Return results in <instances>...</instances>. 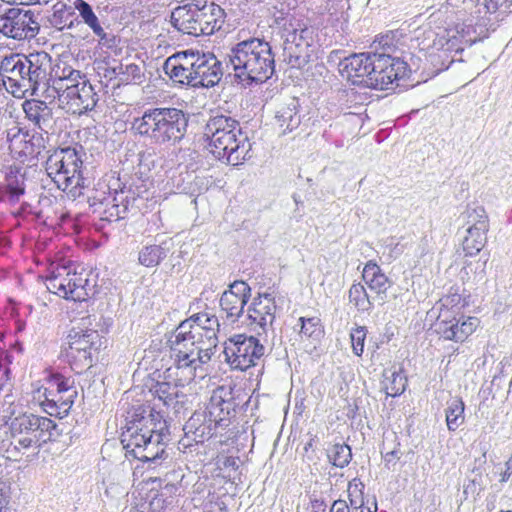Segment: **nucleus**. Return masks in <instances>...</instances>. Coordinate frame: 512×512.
<instances>
[{"instance_id":"obj_1","label":"nucleus","mask_w":512,"mask_h":512,"mask_svg":"<svg viewBox=\"0 0 512 512\" xmlns=\"http://www.w3.org/2000/svg\"><path fill=\"white\" fill-rule=\"evenodd\" d=\"M167 436V424L159 412L151 411L146 416L135 412L121 434V443L126 455L155 467L166 456L164 440Z\"/></svg>"},{"instance_id":"obj_2","label":"nucleus","mask_w":512,"mask_h":512,"mask_svg":"<svg viewBox=\"0 0 512 512\" xmlns=\"http://www.w3.org/2000/svg\"><path fill=\"white\" fill-rule=\"evenodd\" d=\"M242 406L240 395L231 386H219L213 390L204 410L195 411L186 421L183 430L188 441L203 443L210 439L217 428H225Z\"/></svg>"},{"instance_id":"obj_3","label":"nucleus","mask_w":512,"mask_h":512,"mask_svg":"<svg viewBox=\"0 0 512 512\" xmlns=\"http://www.w3.org/2000/svg\"><path fill=\"white\" fill-rule=\"evenodd\" d=\"M204 135L208 140L209 152L219 161L228 165H239L251 158V143L240 123L226 115L209 118Z\"/></svg>"},{"instance_id":"obj_4","label":"nucleus","mask_w":512,"mask_h":512,"mask_svg":"<svg viewBox=\"0 0 512 512\" xmlns=\"http://www.w3.org/2000/svg\"><path fill=\"white\" fill-rule=\"evenodd\" d=\"M235 77L245 85L263 83L275 71V55L269 42L252 37L235 44L228 55Z\"/></svg>"},{"instance_id":"obj_5","label":"nucleus","mask_w":512,"mask_h":512,"mask_svg":"<svg viewBox=\"0 0 512 512\" xmlns=\"http://www.w3.org/2000/svg\"><path fill=\"white\" fill-rule=\"evenodd\" d=\"M188 118L181 110L173 107L149 108L131 121V132L149 141L163 145L179 142L185 135Z\"/></svg>"},{"instance_id":"obj_6","label":"nucleus","mask_w":512,"mask_h":512,"mask_svg":"<svg viewBox=\"0 0 512 512\" xmlns=\"http://www.w3.org/2000/svg\"><path fill=\"white\" fill-rule=\"evenodd\" d=\"M225 10L214 2L191 0L175 7L170 23L178 32L194 37L210 36L225 23Z\"/></svg>"},{"instance_id":"obj_7","label":"nucleus","mask_w":512,"mask_h":512,"mask_svg":"<svg viewBox=\"0 0 512 512\" xmlns=\"http://www.w3.org/2000/svg\"><path fill=\"white\" fill-rule=\"evenodd\" d=\"M450 30L445 28L433 29L432 27L419 28L415 31L412 39V47L418 51L416 56L411 57V61L416 58L424 62L423 69L430 71L432 75L449 68L452 63L450 52L453 50L455 35L450 34Z\"/></svg>"},{"instance_id":"obj_8","label":"nucleus","mask_w":512,"mask_h":512,"mask_svg":"<svg viewBox=\"0 0 512 512\" xmlns=\"http://www.w3.org/2000/svg\"><path fill=\"white\" fill-rule=\"evenodd\" d=\"M276 23L281 28L283 61L290 68H304L315 54L314 29L293 15L276 18Z\"/></svg>"},{"instance_id":"obj_9","label":"nucleus","mask_w":512,"mask_h":512,"mask_svg":"<svg viewBox=\"0 0 512 512\" xmlns=\"http://www.w3.org/2000/svg\"><path fill=\"white\" fill-rule=\"evenodd\" d=\"M85 156L82 146L59 148L48 156L45 169L57 188L73 193L75 189L86 186V178L83 175Z\"/></svg>"},{"instance_id":"obj_10","label":"nucleus","mask_w":512,"mask_h":512,"mask_svg":"<svg viewBox=\"0 0 512 512\" xmlns=\"http://www.w3.org/2000/svg\"><path fill=\"white\" fill-rule=\"evenodd\" d=\"M191 328L189 321H182L169 335L167 345L177 368L188 369L193 374L197 368L211 360L215 350L202 351L203 339H196Z\"/></svg>"},{"instance_id":"obj_11","label":"nucleus","mask_w":512,"mask_h":512,"mask_svg":"<svg viewBox=\"0 0 512 512\" xmlns=\"http://www.w3.org/2000/svg\"><path fill=\"white\" fill-rule=\"evenodd\" d=\"M56 429L53 420L34 414L24 413L15 417L10 424L14 449L21 451L30 447L39 448L50 440L52 430Z\"/></svg>"},{"instance_id":"obj_12","label":"nucleus","mask_w":512,"mask_h":512,"mask_svg":"<svg viewBox=\"0 0 512 512\" xmlns=\"http://www.w3.org/2000/svg\"><path fill=\"white\" fill-rule=\"evenodd\" d=\"M45 285L49 292L73 301L86 300L92 291L87 274L76 272L71 265L52 266Z\"/></svg>"},{"instance_id":"obj_13","label":"nucleus","mask_w":512,"mask_h":512,"mask_svg":"<svg viewBox=\"0 0 512 512\" xmlns=\"http://www.w3.org/2000/svg\"><path fill=\"white\" fill-rule=\"evenodd\" d=\"M223 353L232 369L246 371L258 364L265 354V347L254 336L235 334L225 341Z\"/></svg>"},{"instance_id":"obj_14","label":"nucleus","mask_w":512,"mask_h":512,"mask_svg":"<svg viewBox=\"0 0 512 512\" xmlns=\"http://www.w3.org/2000/svg\"><path fill=\"white\" fill-rule=\"evenodd\" d=\"M105 191H96L93 196L89 197L91 207H96L94 212L101 214L100 220L106 222H116L126 218L127 214L138 209L135 192L131 189L122 188L115 190L112 195L110 192L105 196Z\"/></svg>"},{"instance_id":"obj_15","label":"nucleus","mask_w":512,"mask_h":512,"mask_svg":"<svg viewBox=\"0 0 512 512\" xmlns=\"http://www.w3.org/2000/svg\"><path fill=\"white\" fill-rule=\"evenodd\" d=\"M40 31L37 15L30 10L9 8L0 14V34L17 41L31 40Z\"/></svg>"},{"instance_id":"obj_16","label":"nucleus","mask_w":512,"mask_h":512,"mask_svg":"<svg viewBox=\"0 0 512 512\" xmlns=\"http://www.w3.org/2000/svg\"><path fill=\"white\" fill-rule=\"evenodd\" d=\"M65 354L74 370H83L92 365V353L101 346L100 335L96 330L74 332L69 335Z\"/></svg>"},{"instance_id":"obj_17","label":"nucleus","mask_w":512,"mask_h":512,"mask_svg":"<svg viewBox=\"0 0 512 512\" xmlns=\"http://www.w3.org/2000/svg\"><path fill=\"white\" fill-rule=\"evenodd\" d=\"M479 325L476 317H465L463 314L452 315L448 310L439 312L434 324L435 332L445 340L463 342Z\"/></svg>"},{"instance_id":"obj_18","label":"nucleus","mask_w":512,"mask_h":512,"mask_svg":"<svg viewBox=\"0 0 512 512\" xmlns=\"http://www.w3.org/2000/svg\"><path fill=\"white\" fill-rule=\"evenodd\" d=\"M194 57L193 49L176 52L165 60L163 71L174 84L196 88Z\"/></svg>"},{"instance_id":"obj_19","label":"nucleus","mask_w":512,"mask_h":512,"mask_svg":"<svg viewBox=\"0 0 512 512\" xmlns=\"http://www.w3.org/2000/svg\"><path fill=\"white\" fill-rule=\"evenodd\" d=\"M27 63L24 54H10L0 62V75L4 84L12 89V93L32 92L31 82L28 80Z\"/></svg>"},{"instance_id":"obj_20","label":"nucleus","mask_w":512,"mask_h":512,"mask_svg":"<svg viewBox=\"0 0 512 512\" xmlns=\"http://www.w3.org/2000/svg\"><path fill=\"white\" fill-rule=\"evenodd\" d=\"M277 305L271 293H258L247 308V325L254 331L266 333L275 321Z\"/></svg>"},{"instance_id":"obj_21","label":"nucleus","mask_w":512,"mask_h":512,"mask_svg":"<svg viewBox=\"0 0 512 512\" xmlns=\"http://www.w3.org/2000/svg\"><path fill=\"white\" fill-rule=\"evenodd\" d=\"M7 140L11 153L22 160L37 157L45 148V140L41 133H30L17 127L8 131Z\"/></svg>"},{"instance_id":"obj_22","label":"nucleus","mask_w":512,"mask_h":512,"mask_svg":"<svg viewBox=\"0 0 512 512\" xmlns=\"http://www.w3.org/2000/svg\"><path fill=\"white\" fill-rule=\"evenodd\" d=\"M99 101V96L90 81L80 82L75 89H70L59 99V106L71 114L82 115L92 111Z\"/></svg>"},{"instance_id":"obj_23","label":"nucleus","mask_w":512,"mask_h":512,"mask_svg":"<svg viewBox=\"0 0 512 512\" xmlns=\"http://www.w3.org/2000/svg\"><path fill=\"white\" fill-rule=\"evenodd\" d=\"M251 297L250 286L241 280H236L229 285L220 298L219 304L226 318L232 323L238 321L243 315L244 307Z\"/></svg>"},{"instance_id":"obj_24","label":"nucleus","mask_w":512,"mask_h":512,"mask_svg":"<svg viewBox=\"0 0 512 512\" xmlns=\"http://www.w3.org/2000/svg\"><path fill=\"white\" fill-rule=\"evenodd\" d=\"M371 54L355 53L345 57L339 63V72L343 78H346L353 85L365 87L366 85H378L377 80L373 82L371 77H368L369 68L371 65Z\"/></svg>"},{"instance_id":"obj_25","label":"nucleus","mask_w":512,"mask_h":512,"mask_svg":"<svg viewBox=\"0 0 512 512\" xmlns=\"http://www.w3.org/2000/svg\"><path fill=\"white\" fill-rule=\"evenodd\" d=\"M196 88H210L217 85L222 76V63L211 52L194 50Z\"/></svg>"},{"instance_id":"obj_26","label":"nucleus","mask_w":512,"mask_h":512,"mask_svg":"<svg viewBox=\"0 0 512 512\" xmlns=\"http://www.w3.org/2000/svg\"><path fill=\"white\" fill-rule=\"evenodd\" d=\"M26 61L28 62V80L31 82L32 94H36L41 86L47 87L55 65L52 64V57L44 51L26 55Z\"/></svg>"},{"instance_id":"obj_27","label":"nucleus","mask_w":512,"mask_h":512,"mask_svg":"<svg viewBox=\"0 0 512 512\" xmlns=\"http://www.w3.org/2000/svg\"><path fill=\"white\" fill-rule=\"evenodd\" d=\"M88 81V78L81 71L74 69L66 62H59L55 64L54 72L48 82L46 88L52 89L58 98H62L67 91L75 89L76 85L80 82Z\"/></svg>"},{"instance_id":"obj_28","label":"nucleus","mask_w":512,"mask_h":512,"mask_svg":"<svg viewBox=\"0 0 512 512\" xmlns=\"http://www.w3.org/2000/svg\"><path fill=\"white\" fill-rule=\"evenodd\" d=\"M185 321L190 322L191 331L197 336L196 339L202 338V351L214 349L216 351L218 345L219 321L216 315L208 313H197L192 315Z\"/></svg>"},{"instance_id":"obj_29","label":"nucleus","mask_w":512,"mask_h":512,"mask_svg":"<svg viewBox=\"0 0 512 512\" xmlns=\"http://www.w3.org/2000/svg\"><path fill=\"white\" fill-rule=\"evenodd\" d=\"M27 169L9 166L5 170L4 182L0 183V202L16 204L26 192Z\"/></svg>"},{"instance_id":"obj_30","label":"nucleus","mask_w":512,"mask_h":512,"mask_svg":"<svg viewBox=\"0 0 512 512\" xmlns=\"http://www.w3.org/2000/svg\"><path fill=\"white\" fill-rule=\"evenodd\" d=\"M25 117L34 127L48 134L55 126L52 108L44 101L37 99L25 100L22 104Z\"/></svg>"},{"instance_id":"obj_31","label":"nucleus","mask_w":512,"mask_h":512,"mask_svg":"<svg viewBox=\"0 0 512 512\" xmlns=\"http://www.w3.org/2000/svg\"><path fill=\"white\" fill-rule=\"evenodd\" d=\"M196 176L188 171L186 166H178L167 171L164 190L170 194H189L194 195L197 192L194 183Z\"/></svg>"},{"instance_id":"obj_32","label":"nucleus","mask_w":512,"mask_h":512,"mask_svg":"<svg viewBox=\"0 0 512 512\" xmlns=\"http://www.w3.org/2000/svg\"><path fill=\"white\" fill-rule=\"evenodd\" d=\"M420 67V64L415 61L408 64L399 57L389 55V63L386 68L383 67L381 74L385 82L383 90L395 89L399 86L398 81L407 78L413 69L418 70Z\"/></svg>"},{"instance_id":"obj_33","label":"nucleus","mask_w":512,"mask_h":512,"mask_svg":"<svg viewBox=\"0 0 512 512\" xmlns=\"http://www.w3.org/2000/svg\"><path fill=\"white\" fill-rule=\"evenodd\" d=\"M301 123L298 100L293 98L280 107L275 115V127L281 135H286L297 129Z\"/></svg>"},{"instance_id":"obj_34","label":"nucleus","mask_w":512,"mask_h":512,"mask_svg":"<svg viewBox=\"0 0 512 512\" xmlns=\"http://www.w3.org/2000/svg\"><path fill=\"white\" fill-rule=\"evenodd\" d=\"M362 276L370 290L377 294L376 298L383 304L386 298V291L391 286L388 277L382 272L381 268L372 261H369L365 265Z\"/></svg>"},{"instance_id":"obj_35","label":"nucleus","mask_w":512,"mask_h":512,"mask_svg":"<svg viewBox=\"0 0 512 512\" xmlns=\"http://www.w3.org/2000/svg\"><path fill=\"white\" fill-rule=\"evenodd\" d=\"M73 404V399L47 389L44 392V400L41 401V406L47 414L59 418L67 416Z\"/></svg>"},{"instance_id":"obj_36","label":"nucleus","mask_w":512,"mask_h":512,"mask_svg":"<svg viewBox=\"0 0 512 512\" xmlns=\"http://www.w3.org/2000/svg\"><path fill=\"white\" fill-rule=\"evenodd\" d=\"M168 253L169 248L167 247L166 242H163L159 245H147L140 250L138 261L145 267H156L161 263L163 259L167 257Z\"/></svg>"},{"instance_id":"obj_37","label":"nucleus","mask_w":512,"mask_h":512,"mask_svg":"<svg viewBox=\"0 0 512 512\" xmlns=\"http://www.w3.org/2000/svg\"><path fill=\"white\" fill-rule=\"evenodd\" d=\"M465 404L459 397H453L446 403L445 417L450 432L456 431L465 421Z\"/></svg>"},{"instance_id":"obj_38","label":"nucleus","mask_w":512,"mask_h":512,"mask_svg":"<svg viewBox=\"0 0 512 512\" xmlns=\"http://www.w3.org/2000/svg\"><path fill=\"white\" fill-rule=\"evenodd\" d=\"M389 63V54L385 53H377L373 52L371 54V65L369 68L368 77H371L372 81L377 80L378 85H366V88L375 89V90H383L384 87V78L382 72L383 67L386 68Z\"/></svg>"},{"instance_id":"obj_39","label":"nucleus","mask_w":512,"mask_h":512,"mask_svg":"<svg viewBox=\"0 0 512 512\" xmlns=\"http://www.w3.org/2000/svg\"><path fill=\"white\" fill-rule=\"evenodd\" d=\"M470 229L489 231V218L482 206H467L462 214Z\"/></svg>"},{"instance_id":"obj_40","label":"nucleus","mask_w":512,"mask_h":512,"mask_svg":"<svg viewBox=\"0 0 512 512\" xmlns=\"http://www.w3.org/2000/svg\"><path fill=\"white\" fill-rule=\"evenodd\" d=\"M467 235L465 236L462 246L467 256H474L478 254L487 243V232L482 230L467 228Z\"/></svg>"},{"instance_id":"obj_41","label":"nucleus","mask_w":512,"mask_h":512,"mask_svg":"<svg viewBox=\"0 0 512 512\" xmlns=\"http://www.w3.org/2000/svg\"><path fill=\"white\" fill-rule=\"evenodd\" d=\"M152 394L163 402L165 406H174L177 404L179 389L176 384L169 382H157L150 389Z\"/></svg>"},{"instance_id":"obj_42","label":"nucleus","mask_w":512,"mask_h":512,"mask_svg":"<svg viewBox=\"0 0 512 512\" xmlns=\"http://www.w3.org/2000/svg\"><path fill=\"white\" fill-rule=\"evenodd\" d=\"M74 381L70 378L64 377L61 374H54L48 381L47 391H54V393L62 394L75 401L77 397V390L73 386Z\"/></svg>"},{"instance_id":"obj_43","label":"nucleus","mask_w":512,"mask_h":512,"mask_svg":"<svg viewBox=\"0 0 512 512\" xmlns=\"http://www.w3.org/2000/svg\"><path fill=\"white\" fill-rule=\"evenodd\" d=\"M327 456L332 465L344 468L352 459V451L350 446L345 443H335L328 449Z\"/></svg>"},{"instance_id":"obj_44","label":"nucleus","mask_w":512,"mask_h":512,"mask_svg":"<svg viewBox=\"0 0 512 512\" xmlns=\"http://www.w3.org/2000/svg\"><path fill=\"white\" fill-rule=\"evenodd\" d=\"M349 301L359 312H369L373 308L365 287L360 283H355L350 287Z\"/></svg>"},{"instance_id":"obj_45","label":"nucleus","mask_w":512,"mask_h":512,"mask_svg":"<svg viewBox=\"0 0 512 512\" xmlns=\"http://www.w3.org/2000/svg\"><path fill=\"white\" fill-rule=\"evenodd\" d=\"M73 6L74 9L78 11L82 22L87 25L92 32L102 26L101 20L88 2L85 0H75Z\"/></svg>"},{"instance_id":"obj_46","label":"nucleus","mask_w":512,"mask_h":512,"mask_svg":"<svg viewBox=\"0 0 512 512\" xmlns=\"http://www.w3.org/2000/svg\"><path fill=\"white\" fill-rule=\"evenodd\" d=\"M439 305V312L448 310L452 315H454L462 314V309L466 306V303L462 295L458 292V289L454 290L451 288L449 293L440 299Z\"/></svg>"},{"instance_id":"obj_47","label":"nucleus","mask_w":512,"mask_h":512,"mask_svg":"<svg viewBox=\"0 0 512 512\" xmlns=\"http://www.w3.org/2000/svg\"><path fill=\"white\" fill-rule=\"evenodd\" d=\"M119 81L124 84H142L145 81V74L142 67L131 63L121 65L118 72Z\"/></svg>"},{"instance_id":"obj_48","label":"nucleus","mask_w":512,"mask_h":512,"mask_svg":"<svg viewBox=\"0 0 512 512\" xmlns=\"http://www.w3.org/2000/svg\"><path fill=\"white\" fill-rule=\"evenodd\" d=\"M407 385V378L405 375L402 374V372L399 371H393L391 373L390 377H386L384 381V388L386 391V394L391 397H396L401 395Z\"/></svg>"},{"instance_id":"obj_49","label":"nucleus","mask_w":512,"mask_h":512,"mask_svg":"<svg viewBox=\"0 0 512 512\" xmlns=\"http://www.w3.org/2000/svg\"><path fill=\"white\" fill-rule=\"evenodd\" d=\"M93 34L97 37L98 46L100 48L107 50L117 48L119 39L111 30L107 31L103 26H100L93 31Z\"/></svg>"},{"instance_id":"obj_50","label":"nucleus","mask_w":512,"mask_h":512,"mask_svg":"<svg viewBox=\"0 0 512 512\" xmlns=\"http://www.w3.org/2000/svg\"><path fill=\"white\" fill-rule=\"evenodd\" d=\"M299 322L301 323L300 334L307 338L318 337L322 333L321 321L318 317H301Z\"/></svg>"},{"instance_id":"obj_51","label":"nucleus","mask_w":512,"mask_h":512,"mask_svg":"<svg viewBox=\"0 0 512 512\" xmlns=\"http://www.w3.org/2000/svg\"><path fill=\"white\" fill-rule=\"evenodd\" d=\"M367 329L365 326H358L350 332L352 349L355 355L361 356L364 352V342L366 339Z\"/></svg>"},{"instance_id":"obj_52","label":"nucleus","mask_w":512,"mask_h":512,"mask_svg":"<svg viewBox=\"0 0 512 512\" xmlns=\"http://www.w3.org/2000/svg\"><path fill=\"white\" fill-rule=\"evenodd\" d=\"M399 459V451L398 450H392L387 452L384 455V461L385 466L390 469L391 466H394L396 464V461Z\"/></svg>"},{"instance_id":"obj_53","label":"nucleus","mask_w":512,"mask_h":512,"mask_svg":"<svg viewBox=\"0 0 512 512\" xmlns=\"http://www.w3.org/2000/svg\"><path fill=\"white\" fill-rule=\"evenodd\" d=\"M329 512H350L349 506L345 500H335Z\"/></svg>"},{"instance_id":"obj_54","label":"nucleus","mask_w":512,"mask_h":512,"mask_svg":"<svg viewBox=\"0 0 512 512\" xmlns=\"http://www.w3.org/2000/svg\"><path fill=\"white\" fill-rule=\"evenodd\" d=\"M240 459L238 457L228 456L223 460L224 468H231L236 471L239 468Z\"/></svg>"},{"instance_id":"obj_55","label":"nucleus","mask_w":512,"mask_h":512,"mask_svg":"<svg viewBox=\"0 0 512 512\" xmlns=\"http://www.w3.org/2000/svg\"><path fill=\"white\" fill-rule=\"evenodd\" d=\"M363 488H364V485L362 482L358 481L357 479H353L351 482H349V485H348L349 495L352 496V494L355 491H359L360 493H362Z\"/></svg>"},{"instance_id":"obj_56","label":"nucleus","mask_w":512,"mask_h":512,"mask_svg":"<svg viewBox=\"0 0 512 512\" xmlns=\"http://www.w3.org/2000/svg\"><path fill=\"white\" fill-rule=\"evenodd\" d=\"M311 506L313 511L312 512H325L326 505L323 500L315 499L311 501Z\"/></svg>"},{"instance_id":"obj_57","label":"nucleus","mask_w":512,"mask_h":512,"mask_svg":"<svg viewBox=\"0 0 512 512\" xmlns=\"http://www.w3.org/2000/svg\"><path fill=\"white\" fill-rule=\"evenodd\" d=\"M164 491H166L169 494H175L180 495L181 494V487L176 484H166L164 487Z\"/></svg>"},{"instance_id":"obj_58","label":"nucleus","mask_w":512,"mask_h":512,"mask_svg":"<svg viewBox=\"0 0 512 512\" xmlns=\"http://www.w3.org/2000/svg\"><path fill=\"white\" fill-rule=\"evenodd\" d=\"M214 292L215 291L213 289V285H211L209 287H205L200 294V299L209 300L211 297L214 296Z\"/></svg>"},{"instance_id":"obj_59","label":"nucleus","mask_w":512,"mask_h":512,"mask_svg":"<svg viewBox=\"0 0 512 512\" xmlns=\"http://www.w3.org/2000/svg\"><path fill=\"white\" fill-rule=\"evenodd\" d=\"M8 504L7 496L5 495L3 491V487L0 484V512H3V510L6 511V505Z\"/></svg>"},{"instance_id":"obj_60","label":"nucleus","mask_w":512,"mask_h":512,"mask_svg":"<svg viewBox=\"0 0 512 512\" xmlns=\"http://www.w3.org/2000/svg\"><path fill=\"white\" fill-rule=\"evenodd\" d=\"M512 472L510 471V462H507V469L501 474V481L505 482L509 479Z\"/></svg>"},{"instance_id":"obj_61","label":"nucleus","mask_w":512,"mask_h":512,"mask_svg":"<svg viewBox=\"0 0 512 512\" xmlns=\"http://www.w3.org/2000/svg\"><path fill=\"white\" fill-rule=\"evenodd\" d=\"M52 0H31V5H36V4H39V5H46L48 4L49 2H51Z\"/></svg>"},{"instance_id":"obj_62","label":"nucleus","mask_w":512,"mask_h":512,"mask_svg":"<svg viewBox=\"0 0 512 512\" xmlns=\"http://www.w3.org/2000/svg\"><path fill=\"white\" fill-rule=\"evenodd\" d=\"M350 503H351L352 506L355 507V509L358 508V506L356 505V502L353 499H350Z\"/></svg>"},{"instance_id":"obj_63","label":"nucleus","mask_w":512,"mask_h":512,"mask_svg":"<svg viewBox=\"0 0 512 512\" xmlns=\"http://www.w3.org/2000/svg\"><path fill=\"white\" fill-rule=\"evenodd\" d=\"M65 217H66V216H65L64 214H62V215H61V220H62V221H64Z\"/></svg>"},{"instance_id":"obj_64","label":"nucleus","mask_w":512,"mask_h":512,"mask_svg":"<svg viewBox=\"0 0 512 512\" xmlns=\"http://www.w3.org/2000/svg\"><path fill=\"white\" fill-rule=\"evenodd\" d=\"M73 26V22H70V24L68 25V28H71Z\"/></svg>"}]
</instances>
